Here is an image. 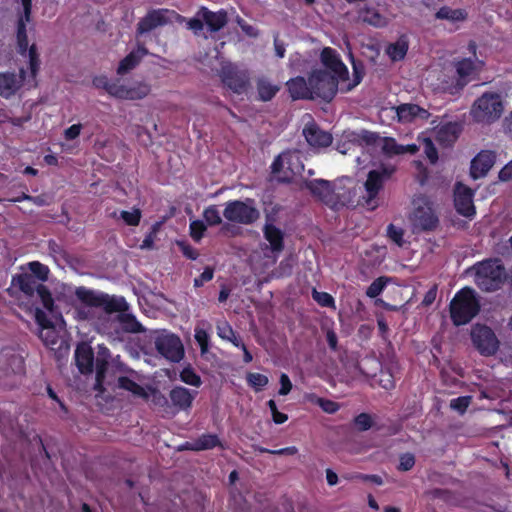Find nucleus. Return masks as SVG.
<instances>
[{
	"label": "nucleus",
	"instance_id": "obj_1",
	"mask_svg": "<svg viewBox=\"0 0 512 512\" xmlns=\"http://www.w3.org/2000/svg\"><path fill=\"white\" fill-rule=\"evenodd\" d=\"M75 295L80 304L75 307V318L92 322L102 333H110L111 325L108 322L112 319V312L122 311L127 307L123 297L110 296L103 292L78 287Z\"/></svg>",
	"mask_w": 512,
	"mask_h": 512
},
{
	"label": "nucleus",
	"instance_id": "obj_2",
	"mask_svg": "<svg viewBox=\"0 0 512 512\" xmlns=\"http://www.w3.org/2000/svg\"><path fill=\"white\" fill-rule=\"evenodd\" d=\"M344 142L337 144V150L342 154L355 152L363 148L362 143L379 147L386 155L414 154L418 151L415 144L400 145L393 138H381L377 134L362 130L359 133L348 131L343 134Z\"/></svg>",
	"mask_w": 512,
	"mask_h": 512
},
{
	"label": "nucleus",
	"instance_id": "obj_3",
	"mask_svg": "<svg viewBox=\"0 0 512 512\" xmlns=\"http://www.w3.org/2000/svg\"><path fill=\"white\" fill-rule=\"evenodd\" d=\"M480 305L475 291L465 287L458 291L450 303V314L457 326L467 324L479 312Z\"/></svg>",
	"mask_w": 512,
	"mask_h": 512
},
{
	"label": "nucleus",
	"instance_id": "obj_4",
	"mask_svg": "<svg viewBox=\"0 0 512 512\" xmlns=\"http://www.w3.org/2000/svg\"><path fill=\"white\" fill-rule=\"evenodd\" d=\"M320 59L322 65L325 67L324 71L346 83L345 86H342V90L349 91L360 83L362 79V72L359 70L356 63L353 62V81L349 82L348 69L342 62L340 55L336 52V50L330 47L324 48L321 52Z\"/></svg>",
	"mask_w": 512,
	"mask_h": 512
},
{
	"label": "nucleus",
	"instance_id": "obj_5",
	"mask_svg": "<svg viewBox=\"0 0 512 512\" xmlns=\"http://www.w3.org/2000/svg\"><path fill=\"white\" fill-rule=\"evenodd\" d=\"M271 171L274 177L281 182L296 181L304 171L301 153L298 150L282 152L272 163Z\"/></svg>",
	"mask_w": 512,
	"mask_h": 512
},
{
	"label": "nucleus",
	"instance_id": "obj_6",
	"mask_svg": "<svg viewBox=\"0 0 512 512\" xmlns=\"http://www.w3.org/2000/svg\"><path fill=\"white\" fill-rule=\"evenodd\" d=\"M474 269L475 283L484 291L497 290L506 277L505 268L498 259L480 262Z\"/></svg>",
	"mask_w": 512,
	"mask_h": 512
},
{
	"label": "nucleus",
	"instance_id": "obj_7",
	"mask_svg": "<svg viewBox=\"0 0 512 512\" xmlns=\"http://www.w3.org/2000/svg\"><path fill=\"white\" fill-rule=\"evenodd\" d=\"M409 220L414 232L431 231L439 223L433 203L425 196H419L413 200Z\"/></svg>",
	"mask_w": 512,
	"mask_h": 512
},
{
	"label": "nucleus",
	"instance_id": "obj_8",
	"mask_svg": "<svg viewBox=\"0 0 512 512\" xmlns=\"http://www.w3.org/2000/svg\"><path fill=\"white\" fill-rule=\"evenodd\" d=\"M504 110L502 97L498 93H484L473 104L471 115L479 123H491L500 118Z\"/></svg>",
	"mask_w": 512,
	"mask_h": 512
},
{
	"label": "nucleus",
	"instance_id": "obj_9",
	"mask_svg": "<svg viewBox=\"0 0 512 512\" xmlns=\"http://www.w3.org/2000/svg\"><path fill=\"white\" fill-rule=\"evenodd\" d=\"M12 286L18 288L27 296L36 297L40 300L43 308L48 312H54V301L48 289L39 283L33 275L22 273L12 279Z\"/></svg>",
	"mask_w": 512,
	"mask_h": 512
},
{
	"label": "nucleus",
	"instance_id": "obj_10",
	"mask_svg": "<svg viewBox=\"0 0 512 512\" xmlns=\"http://www.w3.org/2000/svg\"><path fill=\"white\" fill-rule=\"evenodd\" d=\"M22 4L24 8V16H22L18 22L17 42L19 52L22 55L27 56L29 59L30 76L34 79L38 72L40 61L38 58V53L36 51L35 45H31L28 48L26 23L30 21L31 0H22Z\"/></svg>",
	"mask_w": 512,
	"mask_h": 512
},
{
	"label": "nucleus",
	"instance_id": "obj_11",
	"mask_svg": "<svg viewBox=\"0 0 512 512\" xmlns=\"http://www.w3.org/2000/svg\"><path fill=\"white\" fill-rule=\"evenodd\" d=\"M227 13L224 10L217 12L210 11L208 8L202 6L196 12L195 16L186 20V25L195 35H199L204 25L207 26L210 32H218L227 23Z\"/></svg>",
	"mask_w": 512,
	"mask_h": 512
},
{
	"label": "nucleus",
	"instance_id": "obj_12",
	"mask_svg": "<svg viewBox=\"0 0 512 512\" xmlns=\"http://www.w3.org/2000/svg\"><path fill=\"white\" fill-rule=\"evenodd\" d=\"M223 216L230 222L249 225L260 217V213L255 206L254 200L247 198L244 201L234 200L227 202Z\"/></svg>",
	"mask_w": 512,
	"mask_h": 512
},
{
	"label": "nucleus",
	"instance_id": "obj_13",
	"mask_svg": "<svg viewBox=\"0 0 512 512\" xmlns=\"http://www.w3.org/2000/svg\"><path fill=\"white\" fill-rule=\"evenodd\" d=\"M313 98H321L330 101L336 95L339 84L346 85L345 82L328 74L323 70H314L310 77Z\"/></svg>",
	"mask_w": 512,
	"mask_h": 512
},
{
	"label": "nucleus",
	"instance_id": "obj_14",
	"mask_svg": "<svg viewBox=\"0 0 512 512\" xmlns=\"http://www.w3.org/2000/svg\"><path fill=\"white\" fill-rule=\"evenodd\" d=\"M393 173L390 168H380L372 170L368 173L367 180L364 184L365 195L363 196L365 205L373 210L379 205L378 194L383 187V184L388 180Z\"/></svg>",
	"mask_w": 512,
	"mask_h": 512
},
{
	"label": "nucleus",
	"instance_id": "obj_15",
	"mask_svg": "<svg viewBox=\"0 0 512 512\" xmlns=\"http://www.w3.org/2000/svg\"><path fill=\"white\" fill-rule=\"evenodd\" d=\"M185 21L186 19L174 10L155 9L148 12L147 15L140 20L137 31L140 34H144L160 26Z\"/></svg>",
	"mask_w": 512,
	"mask_h": 512
},
{
	"label": "nucleus",
	"instance_id": "obj_16",
	"mask_svg": "<svg viewBox=\"0 0 512 512\" xmlns=\"http://www.w3.org/2000/svg\"><path fill=\"white\" fill-rule=\"evenodd\" d=\"M154 343L157 351L172 362L180 361L184 355L181 340L172 333L166 331L159 332L155 337Z\"/></svg>",
	"mask_w": 512,
	"mask_h": 512
},
{
	"label": "nucleus",
	"instance_id": "obj_17",
	"mask_svg": "<svg viewBox=\"0 0 512 512\" xmlns=\"http://www.w3.org/2000/svg\"><path fill=\"white\" fill-rule=\"evenodd\" d=\"M219 75L223 84L235 93H243L248 86L247 72L238 69L230 62L223 63Z\"/></svg>",
	"mask_w": 512,
	"mask_h": 512
},
{
	"label": "nucleus",
	"instance_id": "obj_18",
	"mask_svg": "<svg viewBox=\"0 0 512 512\" xmlns=\"http://www.w3.org/2000/svg\"><path fill=\"white\" fill-rule=\"evenodd\" d=\"M150 92V86L142 81L123 83L115 80V86L110 88L112 97L123 100H139L146 97Z\"/></svg>",
	"mask_w": 512,
	"mask_h": 512
},
{
	"label": "nucleus",
	"instance_id": "obj_19",
	"mask_svg": "<svg viewBox=\"0 0 512 512\" xmlns=\"http://www.w3.org/2000/svg\"><path fill=\"white\" fill-rule=\"evenodd\" d=\"M471 338L474 346L483 355L496 353L499 342L494 332L487 326L475 325L471 331Z\"/></svg>",
	"mask_w": 512,
	"mask_h": 512
},
{
	"label": "nucleus",
	"instance_id": "obj_20",
	"mask_svg": "<svg viewBox=\"0 0 512 512\" xmlns=\"http://www.w3.org/2000/svg\"><path fill=\"white\" fill-rule=\"evenodd\" d=\"M128 306L122 311L112 312V319L108 322L111 325V332L107 335L118 334L120 330L129 333L143 332V326L137 321L134 315L127 312Z\"/></svg>",
	"mask_w": 512,
	"mask_h": 512
},
{
	"label": "nucleus",
	"instance_id": "obj_21",
	"mask_svg": "<svg viewBox=\"0 0 512 512\" xmlns=\"http://www.w3.org/2000/svg\"><path fill=\"white\" fill-rule=\"evenodd\" d=\"M356 192L353 189V181L350 178L341 179L333 183L332 200L334 204H330L333 209L349 206L354 204Z\"/></svg>",
	"mask_w": 512,
	"mask_h": 512
},
{
	"label": "nucleus",
	"instance_id": "obj_22",
	"mask_svg": "<svg viewBox=\"0 0 512 512\" xmlns=\"http://www.w3.org/2000/svg\"><path fill=\"white\" fill-rule=\"evenodd\" d=\"M35 319L39 326L40 339L46 346L54 349V346L57 345L60 340L58 329L48 319L46 312L38 307L35 310Z\"/></svg>",
	"mask_w": 512,
	"mask_h": 512
},
{
	"label": "nucleus",
	"instance_id": "obj_23",
	"mask_svg": "<svg viewBox=\"0 0 512 512\" xmlns=\"http://www.w3.org/2000/svg\"><path fill=\"white\" fill-rule=\"evenodd\" d=\"M263 233L265 240L269 243L265 246V250H269L271 253V255H267L270 259L269 263L274 264L284 248V234L281 229L270 223H266Z\"/></svg>",
	"mask_w": 512,
	"mask_h": 512
},
{
	"label": "nucleus",
	"instance_id": "obj_24",
	"mask_svg": "<svg viewBox=\"0 0 512 512\" xmlns=\"http://www.w3.org/2000/svg\"><path fill=\"white\" fill-rule=\"evenodd\" d=\"M473 191L463 185L457 183L454 189V204L457 212L465 217H472L475 214V206L473 204Z\"/></svg>",
	"mask_w": 512,
	"mask_h": 512
},
{
	"label": "nucleus",
	"instance_id": "obj_25",
	"mask_svg": "<svg viewBox=\"0 0 512 512\" xmlns=\"http://www.w3.org/2000/svg\"><path fill=\"white\" fill-rule=\"evenodd\" d=\"M385 111L391 114L393 118L396 117L401 123H409L417 119H427L429 116L427 110L416 104H402L398 107L386 109Z\"/></svg>",
	"mask_w": 512,
	"mask_h": 512
},
{
	"label": "nucleus",
	"instance_id": "obj_26",
	"mask_svg": "<svg viewBox=\"0 0 512 512\" xmlns=\"http://www.w3.org/2000/svg\"><path fill=\"white\" fill-rule=\"evenodd\" d=\"M109 358L110 352L108 348L104 345H98L96 357V390L103 391L104 384L109 383L106 381V373L110 367Z\"/></svg>",
	"mask_w": 512,
	"mask_h": 512
},
{
	"label": "nucleus",
	"instance_id": "obj_27",
	"mask_svg": "<svg viewBox=\"0 0 512 512\" xmlns=\"http://www.w3.org/2000/svg\"><path fill=\"white\" fill-rule=\"evenodd\" d=\"M459 133L460 127L457 123L443 122L433 129L432 136L440 145L450 146L456 141Z\"/></svg>",
	"mask_w": 512,
	"mask_h": 512
},
{
	"label": "nucleus",
	"instance_id": "obj_28",
	"mask_svg": "<svg viewBox=\"0 0 512 512\" xmlns=\"http://www.w3.org/2000/svg\"><path fill=\"white\" fill-rule=\"evenodd\" d=\"M197 394L195 390H189L183 386H175L171 389L169 398L172 406L178 411H186L192 406L193 400Z\"/></svg>",
	"mask_w": 512,
	"mask_h": 512
},
{
	"label": "nucleus",
	"instance_id": "obj_29",
	"mask_svg": "<svg viewBox=\"0 0 512 512\" xmlns=\"http://www.w3.org/2000/svg\"><path fill=\"white\" fill-rule=\"evenodd\" d=\"M496 155L492 151H481L471 162V176L474 179L485 176L492 168Z\"/></svg>",
	"mask_w": 512,
	"mask_h": 512
},
{
	"label": "nucleus",
	"instance_id": "obj_30",
	"mask_svg": "<svg viewBox=\"0 0 512 512\" xmlns=\"http://www.w3.org/2000/svg\"><path fill=\"white\" fill-rule=\"evenodd\" d=\"M303 135L308 144L315 148L327 147L332 143V136L315 123L307 124L303 129Z\"/></svg>",
	"mask_w": 512,
	"mask_h": 512
},
{
	"label": "nucleus",
	"instance_id": "obj_31",
	"mask_svg": "<svg viewBox=\"0 0 512 512\" xmlns=\"http://www.w3.org/2000/svg\"><path fill=\"white\" fill-rule=\"evenodd\" d=\"M303 186L307 188L314 196L318 197L326 205L334 204L332 200L333 184L322 179L305 181Z\"/></svg>",
	"mask_w": 512,
	"mask_h": 512
},
{
	"label": "nucleus",
	"instance_id": "obj_32",
	"mask_svg": "<svg viewBox=\"0 0 512 512\" xmlns=\"http://www.w3.org/2000/svg\"><path fill=\"white\" fill-rule=\"evenodd\" d=\"M26 76L23 69L20 70V75L14 73H0V95L9 97L13 95L23 84Z\"/></svg>",
	"mask_w": 512,
	"mask_h": 512
},
{
	"label": "nucleus",
	"instance_id": "obj_33",
	"mask_svg": "<svg viewBox=\"0 0 512 512\" xmlns=\"http://www.w3.org/2000/svg\"><path fill=\"white\" fill-rule=\"evenodd\" d=\"M482 62L471 58H465L455 63L458 85L463 87L470 81L471 76L481 67Z\"/></svg>",
	"mask_w": 512,
	"mask_h": 512
},
{
	"label": "nucleus",
	"instance_id": "obj_34",
	"mask_svg": "<svg viewBox=\"0 0 512 512\" xmlns=\"http://www.w3.org/2000/svg\"><path fill=\"white\" fill-rule=\"evenodd\" d=\"M287 87L290 96L294 99H313L312 88L310 85V79L308 82L304 77H295L287 82Z\"/></svg>",
	"mask_w": 512,
	"mask_h": 512
},
{
	"label": "nucleus",
	"instance_id": "obj_35",
	"mask_svg": "<svg viewBox=\"0 0 512 512\" xmlns=\"http://www.w3.org/2000/svg\"><path fill=\"white\" fill-rule=\"evenodd\" d=\"M93 351L86 343H81L75 350V362L82 374L91 373L93 371Z\"/></svg>",
	"mask_w": 512,
	"mask_h": 512
},
{
	"label": "nucleus",
	"instance_id": "obj_36",
	"mask_svg": "<svg viewBox=\"0 0 512 512\" xmlns=\"http://www.w3.org/2000/svg\"><path fill=\"white\" fill-rule=\"evenodd\" d=\"M148 54V51L143 46H138L136 50L129 53L120 63L117 73L123 75L137 66L140 60Z\"/></svg>",
	"mask_w": 512,
	"mask_h": 512
},
{
	"label": "nucleus",
	"instance_id": "obj_37",
	"mask_svg": "<svg viewBox=\"0 0 512 512\" xmlns=\"http://www.w3.org/2000/svg\"><path fill=\"white\" fill-rule=\"evenodd\" d=\"M361 19L375 27H384L387 25V19L374 8H365L360 12Z\"/></svg>",
	"mask_w": 512,
	"mask_h": 512
},
{
	"label": "nucleus",
	"instance_id": "obj_38",
	"mask_svg": "<svg viewBox=\"0 0 512 512\" xmlns=\"http://www.w3.org/2000/svg\"><path fill=\"white\" fill-rule=\"evenodd\" d=\"M436 18L455 23L463 21L466 18V13L462 9H452L445 6L437 11Z\"/></svg>",
	"mask_w": 512,
	"mask_h": 512
},
{
	"label": "nucleus",
	"instance_id": "obj_39",
	"mask_svg": "<svg viewBox=\"0 0 512 512\" xmlns=\"http://www.w3.org/2000/svg\"><path fill=\"white\" fill-rule=\"evenodd\" d=\"M118 386L122 389H125L129 392H131L133 395L146 398L147 392L146 390L137 384L134 380L130 379L129 377H119L118 378Z\"/></svg>",
	"mask_w": 512,
	"mask_h": 512
},
{
	"label": "nucleus",
	"instance_id": "obj_40",
	"mask_svg": "<svg viewBox=\"0 0 512 512\" xmlns=\"http://www.w3.org/2000/svg\"><path fill=\"white\" fill-rule=\"evenodd\" d=\"M408 50L407 41L404 38H400L394 44H391L387 48V54L393 61L401 60L405 57Z\"/></svg>",
	"mask_w": 512,
	"mask_h": 512
},
{
	"label": "nucleus",
	"instance_id": "obj_41",
	"mask_svg": "<svg viewBox=\"0 0 512 512\" xmlns=\"http://www.w3.org/2000/svg\"><path fill=\"white\" fill-rule=\"evenodd\" d=\"M219 443V439L216 435L204 434L196 440L192 448L194 450H207L216 447Z\"/></svg>",
	"mask_w": 512,
	"mask_h": 512
},
{
	"label": "nucleus",
	"instance_id": "obj_42",
	"mask_svg": "<svg viewBox=\"0 0 512 512\" xmlns=\"http://www.w3.org/2000/svg\"><path fill=\"white\" fill-rule=\"evenodd\" d=\"M28 269L32 273L33 277L40 283L44 282L48 279L49 276V268L38 262V261H32L28 263Z\"/></svg>",
	"mask_w": 512,
	"mask_h": 512
},
{
	"label": "nucleus",
	"instance_id": "obj_43",
	"mask_svg": "<svg viewBox=\"0 0 512 512\" xmlns=\"http://www.w3.org/2000/svg\"><path fill=\"white\" fill-rule=\"evenodd\" d=\"M279 88L276 85H273L265 80H261L258 82V93L263 101L271 100L274 95L278 92Z\"/></svg>",
	"mask_w": 512,
	"mask_h": 512
},
{
	"label": "nucleus",
	"instance_id": "obj_44",
	"mask_svg": "<svg viewBox=\"0 0 512 512\" xmlns=\"http://www.w3.org/2000/svg\"><path fill=\"white\" fill-rule=\"evenodd\" d=\"M246 378L248 384L256 391L262 390L269 382L268 377L260 373H249Z\"/></svg>",
	"mask_w": 512,
	"mask_h": 512
},
{
	"label": "nucleus",
	"instance_id": "obj_45",
	"mask_svg": "<svg viewBox=\"0 0 512 512\" xmlns=\"http://www.w3.org/2000/svg\"><path fill=\"white\" fill-rule=\"evenodd\" d=\"M180 380L193 387H199L202 383L200 376H198L191 368H185L181 371Z\"/></svg>",
	"mask_w": 512,
	"mask_h": 512
},
{
	"label": "nucleus",
	"instance_id": "obj_46",
	"mask_svg": "<svg viewBox=\"0 0 512 512\" xmlns=\"http://www.w3.org/2000/svg\"><path fill=\"white\" fill-rule=\"evenodd\" d=\"M203 216L205 221L212 226L218 225L222 222L219 210L214 205L207 207L203 213Z\"/></svg>",
	"mask_w": 512,
	"mask_h": 512
},
{
	"label": "nucleus",
	"instance_id": "obj_47",
	"mask_svg": "<svg viewBox=\"0 0 512 512\" xmlns=\"http://www.w3.org/2000/svg\"><path fill=\"white\" fill-rule=\"evenodd\" d=\"M471 400V396L458 397L450 401V407L451 409L459 412L460 414H463L470 405Z\"/></svg>",
	"mask_w": 512,
	"mask_h": 512
},
{
	"label": "nucleus",
	"instance_id": "obj_48",
	"mask_svg": "<svg viewBox=\"0 0 512 512\" xmlns=\"http://www.w3.org/2000/svg\"><path fill=\"white\" fill-rule=\"evenodd\" d=\"M121 218L127 225L136 226L141 219V212L139 209H132L131 211H121Z\"/></svg>",
	"mask_w": 512,
	"mask_h": 512
},
{
	"label": "nucleus",
	"instance_id": "obj_49",
	"mask_svg": "<svg viewBox=\"0 0 512 512\" xmlns=\"http://www.w3.org/2000/svg\"><path fill=\"white\" fill-rule=\"evenodd\" d=\"M195 339L201 347V351L205 353L208 350L209 335L207 331L200 326L195 328Z\"/></svg>",
	"mask_w": 512,
	"mask_h": 512
},
{
	"label": "nucleus",
	"instance_id": "obj_50",
	"mask_svg": "<svg viewBox=\"0 0 512 512\" xmlns=\"http://www.w3.org/2000/svg\"><path fill=\"white\" fill-rule=\"evenodd\" d=\"M423 149H424V153L426 154V156L430 160V162L436 163L438 160V153H437V150L430 138L423 139Z\"/></svg>",
	"mask_w": 512,
	"mask_h": 512
},
{
	"label": "nucleus",
	"instance_id": "obj_51",
	"mask_svg": "<svg viewBox=\"0 0 512 512\" xmlns=\"http://www.w3.org/2000/svg\"><path fill=\"white\" fill-rule=\"evenodd\" d=\"M385 281L382 278H378L373 281L367 288L366 295L370 298H375L381 294L385 287Z\"/></svg>",
	"mask_w": 512,
	"mask_h": 512
},
{
	"label": "nucleus",
	"instance_id": "obj_52",
	"mask_svg": "<svg viewBox=\"0 0 512 512\" xmlns=\"http://www.w3.org/2000/svg\"><path fill=\"white\" fill-rule=\"evenodd\" d=\"M387 233L389 238L396 243L398 246H402L404 244L403 240V230L399 227L394 226L393 224H390L387 229Z\"/></svg>",
	"mask_w": 512,
	"mask_h": 512
},
{
	"label": "nucleus",
	"instance_id": "obj_53",
	"mask_svg": "<svg viewBox=\"0 0 512 512\" xmlns=\"http://www.w3.org/2000/svg\"><path fill=\"white\" fill-rule=\"evenodd\" d=\"M205 230H206V226L200 220L192 221L190 224L191 237L193 239H195L196 241H199L202 238Z\"/></svg>",
	"mask_w": 512,
	"mask_h": 512
},
{
	"label": "nucleus",
	"instance_id": "obj_54",
	"mask_svg": "<svg viewBox=\"0 0 512 512\" xmlns=\"http://www.w3.org/2000/svg\"><path fill=\"white\" fill-rule=\"evenodd\" d=\"M314 300L323 307H330L334 304L333 297L326 292L313 291Z\"/></svg>",
	"mask_w": 512,
	"mask_h": 512
},
{
	"label": "nucleus",
	"instance_id": "obj_55",
	"mask_svg": "<svg viewBox=\"0 0 512 512\" xmlns=\"http://www.w3.org/2000/svg\"><path fill=\"white\" fill-rule=\"evenodd\" d=\"M234 330L226 321H221L217 324V334L223 340H228L233 337Z\"/></svg>",
	"mask_w": 512,
	"mask_h": 512
},
{
	"label": "nucleus",
	"instance_id": "obj_56",
	"mask_svg": "<svg viewBox=\"0 0 512 512\" xmlns=\"http://www.w3.org/2000/svg\"><path fill=\"white\" fill-rule=\"evenodd\" d=\"M415 464V458L411 453L401 455L398 469L402 471H409Z\"/></svg>",
	"mask_w": 512,
	"mask_h": 512
},
{
	"label": "nucleus",
	"instance_id": "obj_57",
	"mask_svg": "<svg viewBox=\"0 0 512 512\" xmlns=\"http://www.w3.org/2000/svg\"><path fill=\"white\" fill-rule=\"evenodd\" d=\"M93 85L104 89L110 95V88L115 86V81H109L105 76H97L93 79Z\"/></svg>",
	"mask_w": 512,
	"mask_h": 512
},
{
	"label": "nucleus",
	"instance_id": "obj_58",
	"mask_svg": "<svg viewBox=\"0 0 512 512\" xmlns=\"http://www.w3.org/2000/svg\"><path fill=\"white\" fill-rule=\"evenodd\" d=\"M355 424L356 426L362 430H368L372 425V420L369 414L367 413H361L355 418Z\"/></svg>",
	"mask_w": 512,
	"mask_h": 512
},
{
	"label": "nucleus",
	"instance_id": "obj_59",
	"mask_svg": "<svg viewBox=\"0 0 512 512\" xmlns=\"http://www.w3.org/2000/svg\"><path fill=\"white\" fill-rule=\"evenodd\" d=\"M318 406L326 413L333 414L339 410V404L328 399L318 400Z\"/></svg>",
	"mask_w": 512,
	"mask_h": 512
},
{
	"label": "nucleus",
	"instance_id": "obj_60",
	"mask_svg": "<svg viewBox=\"0 0 512 512\" xmlns=\"http://www.w3.org/2000/svg\"><path fill=\"white\" fill-rule=\"evenodd\" d=\"M379 384L386 390H390L395 386V382L392 375L389 372L384 371L380 373Z\"/></svg>",
	"mask_w": 512,
	"mask_h": 512
},
{
	"label": "nucleus",
	"instance_id": "obj_61",
	"mask_svg": "<svg viewBox=\"0 0 512 512\" xmlns=\"http://www.w3.org/2000/svg\"><path fill=\"white\" fill-rule=\"evenodd\" d=\"M280 385L281 387L278 392L280 395H287L290 393L292 389V383L287 374L282 373L280 375Z\"/></svg>",
	"mask_w": 512,
	"mask_h": 512
},
{
	"label": "nucleus",
	"instance_id": "obj_62",
	"mask_svg": "<svg viewBox=\"0 0 512 512\" xmlns=\"http://www.w3.org/2000/svg\"><path fill=\"white\" fill-rule=\"evenodd\" d=\"M82 125L81 124H74L67 128L64 131V137L66 140H74L76 139L80 133H81Z\"/></svg>",
	"mask_w": 512,
	"mask_h": 512
},
{
	"label": "nucleus",
	"instance_id": "obj_63",
	"mask_svg": "<svg viewBox=\"0 0 512 512\" xmlns=\"http://www.w3.org/2000/svg\"><path fill=\"white\" fill-rule=\"evenodd\" d=\"M213 270L211 268H206L202 274L194 279V285L199 287L202 286L205 282L210 281L213 278Z\"/></svg>",
	"mask_w": 512,
	"mask_h": 512
},
{
	"label": "nucleus",
	"instance_id": "obj_64",
	"mask_svg": "<svg viewBox=\"0 0 512 512\" xmlns=\"http://www.w3.org/2000/svg\"><path fill=\"white\" fill-rule=\"evenodd\" d=\"M499 178L502 181H508L512 179V160L500 170Z\"/></svg>",
	"mask_w": 512,
	"mask_h": 512
}]
</instances>
